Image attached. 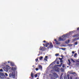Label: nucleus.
Masks as SVG:
<instances>
[{
  "mask_svg": "<svg viewBox=\"0 0 79 79\" xmlns=\"http://www.w3.org/2000/svg\"><path fill=\"white\" fill-rule=\"evenodd\" d=\"M63 64V63H62L60 64V65H62Z\"/></svg>",
  "mask_w": 79,
  "mask_h": 79,
  "instance_id": "43",
  "label": "nucleus"
},
{
  "mask_svg": "<svg viewBox=\"0 0 79 79\" xmlns=\"http://www.w3.org/2000/svg\"><path fill=\"white\" fill-rule=\"evenodd\" d=\"M53 75H54V77L56 78H57V77H58V75H57V74L56 73H53Z\"/></svg>",
  "mask_w": 79,
  "mask_h": 79,
  "instance_id": "8",
  "label": "nucleus"
},
{
  "mask_svg": "<svg viewBox=\"0 0 79 79\" xmlns=\"http://www.w3.org/2000/svg\"><path fill=\"white\" fill-rule=\"evenodd\" d=\"M39 69H40V70H42V66L40 65H38Z\"/></svg>",
  "mask_w": 79,
  "mask_h": 79,
  "instance_id": "9",
  "label": "nucleus"
},
{
  "mask_svg": "<svg viewBox=\"0 0 79 79\" xmlns=\"http://www.w3.org/2000/svg\"><path fill=\"white\" fill-rule=\"evenodd\" d=\"M12 70L13 71L12 73H10L9 75L10 77L11 78H15V71L16 70V68L12 67Z\"/></svg>",
  "mask_w": 79,
  "mask_h": 79,
  "instance_id": "1",
  "label": "nucleus"
},
{
  "mask_svg": "<svg viewBox=\"0 0 79 79\" xmlns=\"http://www.w3.org/2000/svg\"><path fill=\"white\" fill-rule=\"evenodd\" d=\"M11 66H14V64H13L12 63H11Z\"/></svg>",
  "mask_w": 79,
  "mask_h": 79,
  "instance_id": "30",
  "label": "nucleus"
},
{
  "mask_svg": "<svg viewBox=\"0 0 79 79\" xmlns=\"http://www.w3.org/2000/svg\"><path fill=\"white\" fill-rule=\"evenodd\" d=\"M35 70L36 71H38V70H39V69H38V68H36L35 69Z\"/></svg>",
  "mask_w": 79,
  "mask_h": 79,
  "instance_id": "31",
  "label": "nucleus"
},
{
  "mask_svg": "<svg viewBox=\"0 0 79 79\" xmlns=\"http://www.w3.org/2000/svg\"><path fill=\"white\" fill-rule=\"evenodd\" d=\"M67 79V77H66V76H64V78H62V79Z\"/></svg>",
  "mask_w": 79,
  "mask_h": 79,
  "instance_id": "16",
  "label": "nucleus"
},
{
  "mask_svg": "<svg viewBox=\"0 0 79 79\" xmlns=\"http://www.w3.org/2000/svg\"><path fill=\"white\" fill-rule=\"evenodd\" d=\"M54 41H55L56 44V45H60V42H58V41H56V40H54Z\"/></svg>",
  "mask_w": 79,
  "mask_h": 79,
  "instance_id": "7",
  "label": "nucleus"
},
{
  "mask_svg": "<svg viewBox=\"0 0 79 79\" xmlns=\"http://www.w3.org/2000/svg\"><path fill=\"white\" fill-rule=\"evenodd\" d=\"M77 55V53H75L74 56V57H76V55Z\"/></svg>",
  "mask_w": 79,
  "mask_h": 79,
  "instance_id": "24",
  "label": "nucleus"
},
{
  "mask_svg": "<svg viewBox=\"0 0 79 79\" xmlns=\"http://www.w3.org/2000/svg\"><path fill=\"white\" fill-rule=\"evenodd\" d=\"M47 58H48V56H45V59H44V60H45V61H47L48 60L47 59Z\"/></svg>",
  "mask_w": 79,
  "mask_h": 79,
  "instance_id": "11",
  "label": "nucleus"
},
{
  "mask_svg": "<svg viewBox=\"0 0 79 79\" xmlns=\"http://www.w3.org/2000/svg\"><path fill=\"white\" fill-rule=\"evenodd\" d=\"M51 79H56L54 77H52L51 78Z\"/></svg>",
  "mask_w": 79,
  "mask_h": 79,
  "instance_id": "38",
  "label": "nucleus"
},
{
  "mask_svg": "<svg viewBox=\"0 0 79 79\" xmlns=\"http://www.w3.org/2000/svg\"><path fill=\"white\" fill-rule=\"evenodd\" d=\"M61 66V65H59V66Z\"/></svg>",
  "mask_w": 79,
  "mask_h": 79,
  "instance_id": "45",
  "label": "nucleus"
},
{
  "mask_svg": "<svg viewBox=\"0 0 79 79\" xmlns=\"http://www.w3.org/2000/svg\"><path fill=\"white\" fill-rule=\"evenodd\" d=\"M43 42L44 43H45V42H46V41L45 40H44L43 41Z\"/></svg>",
  "mask_w": 79,
  "mask_h": 79,
  "instance_id": "39",
  "label": "nucleus"
},
{
  "mask_svg": "<svg viewBox=\"0 0 79 79\" xmlns=\"http://www.w3.org/2000/svg\"><path fill=\"white\" fill-rule=\"evenodd\" d=\"M68 61L69 62V63L68 64L70 66V65H71V62L70 61V60H68Z\"/></svg>",
  "mask_w": 79,
  "mask_h": 79,
  "instance_id": "15",
  "label": "nucleus"
},
{
  "mask_svg": "<svg viewBox=\"0 0 79 79\" xmlns=\"http://www.w3.org/2000/svg\"><path fill=\"white\" fill-rule=\"evenodd\" d=\"M77 64H79V63H78Z\"/></svg>",
  "mask_w": 79,
  "mask_h": 79,
  "instance_id": "50",
  "label": "nucleus"
},
{
  "mask_svg": "<svg viewBox=\"0 0 79 79\" xmlns=\"http://www.w3.org/2000/svg\"><path fill=\"white\" fill-rule=\"evenodd\" d=\"M35 77H37V74H35Z\"/></svg>",
  "mask_w": 79,
  "mask_h": 79,
  "instance_id": "27",
  "label": "nucleus"
},
{
  "mask_svg": "<svg viewBox=\"0 0 79 79\" xmlns=\"http://www.w3.org/2000/svg\"><path fill=\"white\" fill-rule=\"evenodd\" d=\"M39 55H40V54L38 55V56H39Z\"/></svg>",
  "mask_w": 79,
  "mask_h": 79,
  "instance_id": "48",
  "label": "nucleus"
},
{
  "mask_svg": "<svg viewBox=\"0 0 79 79\" xmlns=\"http://www.w3.org/2000/svg\"><path fill=\"white\" fill-rule=\"evenodd\" d=\"M57 60H58V59H57V58H56V61H57Z\"/></svg>",
  "mask_w": 79,
  "mask_h": 79,
  "instance_id": "42",
  "label": "nucleus"
},
{
  "mask_svg": "<svg viewBox=\"0 0 79 79\" xmlns=\"http://www.w3.org/2000/svg\"><path fill=\"white\" fill-rule=\"evenodd\" d=\"M78 44V42H76L75 43V44H74V45H77V44Z\"/></svg>",
  "mask_w": 79,
  "mask_h": 79,
  "instance_id": "20",
  "label": "nucleus"
},
{
  "mask_svg": "<svg viewBox=\"0 0 79 79\" xmlns=\"http://www.w3.org/2000/svg\"><path fill=\"white\" fill-rule=\"evenodd\" d=\"M35 61H38V58H37L35 59Z\"/></svg>",
  "mask_w": 79,
  "mask_h": 79,
  "instance_id": "36",
  "label": "nucleus"
},
{
  "mask_svg": "<svg viewBox=\"0 0 79 79\" xmlns=\"http://www.w3.org/2000/svg\"><path fill=\"white\" fill-rule=\"evenodd\" d=\"M39 50H41V51H45L46 50V48L44 47H40Z\"/></svg>",
  "mask_w": 79,
  "mask_h": 79,
  "instance_id": "5",
  "label": "nucleus"
},
{
  "mask_svg": "<svg viewBox=\"0 0 79 79\" xmlns=\"http://www.w3.org/2000/svg\"><path fill=\"white\" fill-rule=\"evenodd\" d=\"M36 79H39V78H37Z\"/></svg>",
  "mask_w": 79,
  "mask_h": 79,
  "instance_id": "51",
  "label": "nucleus"
},
{
  "mask_svg": "<svg viewBox=\"0 0 79 79\" xmlns=\"http://www.w3.org/2000/svg\"><path fill=\"white\" fill-rule=\"evenodd\" d=\"M5 75L6 76H8V74H7V73H5Z\"/></svg>",
  "mask_w": 79,
  "mask_h": 79,
  "instance_id": "33",
  "label": "nucleus"
},
{
  "mask_svg": "<svg viewBox=\"0 0 79 79\" xmlns=\"http://www.w3.org/2000/svg\"><path fill=\"white\" fill-rule=\"evenodd\" d=\"M79 36V34H76V35H75L73 37H78Z\"/></svg>",
  "mask_w": 79,
  "mask_h": 79,
  "instance_id": "12",
  "label": "nucleus"
},
{
  "mask_svg": "<svg viewBox=\"0 0 79 79\" xmlns=\"http://www.w3.org/2000/svg\"><path fill=\"white\" fill-rule=\"evenodd\" d=\"M56 64H60V63L59 60H57V61L56 62Z\"/></svg>",
  "mask_w": 79,
  "mask_h": 79,
  "instance_id": "21",
  "label": "nucleus"
},
{
  "mask_svg": "<svg viewBox=\"0 0 79 79\" xmlns=\"http://www.w3.org/2000/svg\"><path fill=\"white\" fill-rule=\"evenodd\" d=\"M58 55H59V54H56L55 55V56H58Z\"/></svg>",
  "mask_w": 79,
  "mask_h": 79,
  "instance_id": "26",
  "label": "nucleus"
},
{
  "mask_svg": "<svg viewBox=\"0 0 79 79\" xmlns=\"http://www.w3.org/2000/svg\"><path fill=\"white\" fill-rule=\"evenodd\" d=\"M31 77L32 78H34V75L32 72L31 73Z\"/></svg>",
  "mask_w": 79,
  "mask_h": 79,
  "instance_id": "10",
  "label": "nucleus"
},
{
  "mask_svg": "<svg viewBox=\"0 0 79 79\" xmlns=\"http://www.w3.org/2000/svg\"><path fill=\"white\" fill-rule=\"evenodd\" d=\"M69 74H68L67 75V78H68V79H69Z\"/></svg>",
  "mask_w": 79,
  "mask_h": 79,
  "instance_id": "23",
  "label": "nucleus"
},
{
  "mask_svg": "<svg viewBox=\"0 0 79 79\" xmlns=\"http://www.w3.org/2000/svg\"><path fill=\"white\" fill-rule=\"evenodd\" d=\"M43 45L44 46V47H45V44H43Z\"/></svg>",
  "mask_w": 79,
  "mask_h": 79,
  "instance_id": "46",
  "label": "nucleus"
},
{
  "mask_svg": "<svg viewBox=\"0 0 79 79\" xmlns=\"http://www.w3.org/2000/svg\"><path fill=\"white\" fill-rule=\"evenodd\" d=\"M65 65L64 64H63V65H62V67L64 68V67H65Z\"/></svg>",
  "mask_w": 79,
  "mask_h": 79,
  "instance_id": "32",
  "label": "nucleus"
},
{
  "mask_svg": "<svg viewBox=\"0 0 79 79\" xmlns=\"http://www.w3.org/2000/svg\"><path fill=\"white\" fill-rule=\"evenodd\" d=\"M50 44L49 43H47L45 44L46 47H47Z\"/></svg>",
  "mask_w": 79,
  "mask_h": 79,
  "instance_id": "13",
  "label": "nucleus"
},
{
  "mask_svg": "<svg viewBox=\"0 0 79 79\" xmlns=\"http://www.w3.org/2000/svg\"><path fill=\"white\" fill-rule=\"evenodd\" d=\"M59 60H60V61H61V60H63V58H59Z\"/></svg>",
  "mask_w": 79,
  "mask_h": 79,
  "instance_id": "28",
  "label": "nucleus"
},
{
  "mask_svg": "<svg viewBox=\"0 0 79 79\" xmlns=\"http://www.w3.org/2000/svg\"><path fill=\"white\" fill-rule=\"evenodd\" d=\"M54 71V70H51V71Z\"/></svg>",
  "mask_w": 79,
  "mask_h": 79,
  "instance_id": "47",
  "label": "nucleus"
},
{
  "mask_svg": "<svg viewBox=\"0 0 79 79\" xmlns=\"http://www.w3.org/2000/svg\"><path fill=\"white\" fill-rule=\"evenodd\" d=\"M10 68V67L9 66H6V68H4V69L5 71H8Z\"/></svg>",
  "mask_w": 79,
  "mask_h": 79,
  "instance_id": "4",
  "label": "nucleus"
},
{
  "mask_svg": "<svg viewBox=\"0 0 79 79\" xmlns=\"http://www.w3.org/2000/svg\"><path fill=\"white\" fill-rule=\"evenodd\" d=\"M0 72H3V69H0Z\"/></svg>",
  "mask_w": 79,
  "mask_h": 79,
  "instance_id": "29",
  "label": "nucleus"
},
{
  "mask_svg": "<svg viewBox=\"0 0 79 79\" xmlns=\"http://www.w3.org/2000/svg\"><path fill=\"white\" fill-rule=\"evenodd\" d=\"M67 68H69V66H67Z\"/></svg>",
  "mask_w": 79,
  "mask_h": 79,
  "instance_id": "49",
  "label": "nucleus"
},
{
  "mask_svg": "<svg viewBox=\"0 0 79 79\" xmlns=\"http://www.w3.org/2000/svg\"><path fill=\"white\" fill-rule=\"evenodd\" d=\"M65 37H67V35H64L62 36V38L60 37L59 38V41H64L66 40Z\"/></svg>",
  "mask_w": 79,
  "mask_h": 79,
  "instance_id": "2",
  "label": "nucleus"
},
{
  "mask_svg": "<svg viewBox=\"0 0 79 79\" xmlns=\"http://www.w3.org/2000/svg\"><path fill=\"white\" fill-rule=\"evenodd\" d=\"M60 49H61V50H66V48H60Z\"/></svg>",
  "mask_w": 79,
  "mask_h": 79,
  "instance_id": "22",
  "label": "nucleus"
},
{
  "mask_svg": "<svg viewBox=\"0 0 79 79\" xmlns=\"http://www.w3.org/2000/svg\"><path fill=\"white\" fill-rule=\"evenodd\" d=\"M70 79H73V77H72V76L70 77Z\"/></svg>",
  "mask_w": 79,
  "mask_h": 79,
  "instance_id": "34",
  "label": "nucleus"
},
{
  "mask_svg": "<svg viewBox=\"0 0 79 79\" xmlns=\"http://www.w3.org/2000/svg\"><path fill=\"white\" fill-rule=\"evenodd\" d=\"M53 44L52 43H51L49 44V46L48 47V48H53Z\"/></svg>",
  "mask_w": 79,
  "mask_h": 79,
  "instance_id": "6",
  "label": "nucleus"
},
{
  "mask_svg": "<svg viewBox=\"0 0 79 79\" xmlns=\"http://www.w3.org/2000/svg\"><path fill=\"white\" fill-rule=\"evenodd\" d=\"M60 63H62V62H63V60H60Z\"/></svg>",
  "mask_w": 79,
  "mask_h": 79,
  "instance_id": "37",
  "label": "nucleus"
},
{
  "mask_svg": "<svg viewBox=\"0 0 79 79\" xmlns=\"http://www.w3.org/2000/svg\"><path fill=\"white\" fill-rule=\"evenodd\" d=\"M69 40H68L67 41H65L66 44H68V43H69Z\"/></svg>",
  "mask_w": 79,
  "mask_h": 79,
  "instance_id": "17",
  "label": "nucleus"
},
{
  "mask_svg": "<svg viewBox=\"0 0 79 79\" xmlns=\"http://www.w3.org/2000/svg\"><path fill=\"white\" fill-rule=\"evenodd\" d=\"M77 63H79V60H77Z\"/></svg>",
  "mask_w": 79,
  "mask_h": 79,
  "instance_id": "40",
  "label": "nucleus"
},
{
  "mask_svg": "<svg viewBox=\"0 0 79 79\" xmlns=\"http://www.w3.org/2000/svg\"><path fill=\"white\" fill-rule=\"evenodd\" d=\"M8 63H10V61H8Z\"/></svg>",
  "mask_w": 79,
  "mask_h": 79,
  "instance_id": "44",
  "label": "nucleus"
},
{
  "mask_svg": "<svg viewBox=\"0 0 79 79\" xmlns=\"http://www.w3.org/2000/svg\"><path fill=\"white\" fill-rule=\"evenodd\" d=\"M73 55H72V56H73Z\"/></svg>",
  "mask_w": 79,
  "mask_h": 79,
  "instance_id": "53",
  "label": "nucleus"
},
{
  "mask_svg": "<svg viewBox=\"0 0 79 79\" xmlns=\"http://www.w3.org/2000/svg\"><path fill=\"white\" fill-rule=\"evenodd\" d=\"M43 59V56H40V60H42Z\"/></svg>",
  "mask_w": 79,
  "mask_h": 79,
  "instance_id": "19",
  "label": "nucleus"
},
{
  "mask_svg": "<svg viewBox=\"0 0 79 79\" xmlns=\"http://www.w3.org/2000/svg\"><path fill=\"white\" fill-rule=\"evenodd\" d=\"M70 60H71L72 61H73V62L74 63V62H75L74 60H73V59H71Z\"/></svg>",
  "mask_w": 79,
  "mask_h": 79,
  "instance_id": "25",
  "label": "nucleus"
},
{
  "mask_svg": "<svg viewBox=\"0 0 79 79\" xmlns=\"http://www.w3.org/2000/svg\"><path fill=\"white\" fill-rule=\"evenodd\" d=\"M7 79H10V78H7Z\"/></svg>",
  "mask_w": 79,
  "mask_h": 79,
  "instance_id": "52",
  "label": "nucleus"
},
{
  "mask_svg": "<svg viewBox=\"0 0 79 79\" xmlns=\"http://www.w3.org/2000/svg\"><path fill=\"white\" fill-rule=\"evenodd\" d=\"M77 31H78L79 30V27L77 29Z\"/></svg>",
  "mask_w": 79,
  "mask_h": 79,
  "instance_id": "41",
  "label": "nucleus"
},
{
  "mask_svg": "<svg viewBox=\"0 0 79 79\" xmlns=\"http://www.w3.org/2000/svg\"><path fill=\"white\" fill-rule=\"evenodd\" d=\"M63 73H62L61 74L60 76V79H62V78H63V77H62V76H63Z\"/></svg>",
  "mask_w": 79,
  "mask_h": 79,
  "instance_id": "18",
  "label": "nucleus"
},
{
  "mask_svg": "<svg viewBox=\"0 0 79 79\" xmlns=\"http://www.w3.org/2000/svg\"><path fill=\"white\" fill-rule=\"evenodd\" d=\"M72 54H74V51H72Z\"/></svg>",
  "mask_w": 79,
  "mask_h": 79,
  "instance_id": "35",
  "label": "nucleus"
},
{
  "mask_svg": "<svg viewBox=\"0 0 79 79\" xmlns=\"http://www.w3.org/2000/svg\"><path fill=\"white\" fill-rule=\"evenodd\" d=\"M0 78L1 79H5L6 78L5 76V74L2 73H1L0 75Z\"/></svg>",
  "mask_w": 79,
  "mask_h": 79,
  "instance_id": "3",
  "label": "nucleus"
},
{
  "mask_svg": "<svg viewBox=\"0 0 79 79\" xmlns=\"http://www.w3.org/2000/svg\"><path fill=\"white\" fill-rule=\"evenodd\" d=\"M69 74H73V75H74V74L75 75L76 74V73L75 72H72V73H70Z\"/></svg>",
  "mask_w": 79,
  "mask_h": 79,
  "instance_id": "14",
  "label": "nucleus"
}]
</instances>
